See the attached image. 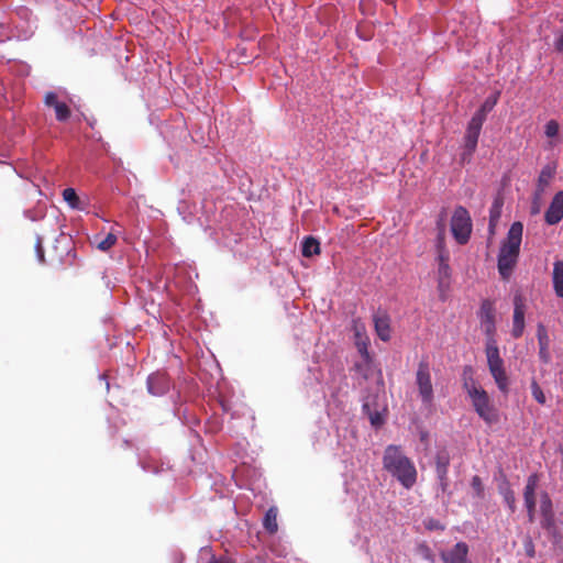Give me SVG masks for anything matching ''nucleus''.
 I'll return each instance as SVG.
<instances>
[{
	"label": "nucleus",
	"mask_w": 563,
	"mask_h": 563,
	"mask_svg": "<svg viewBox=\"0 0 563 563\" xmlns=\"http://www.w3.org/2000/svg\"><path fill=\"white\" fill-rule=\"evenodd\" d=\"M383 466L405 488H411L417 482V470L413 463L402 453L400 446L388 445L385 449Z\"/></svg>",
	"instance_id": "f257e3e1"
},
{
	"label": "nucleus",
	"mask_w": 563,
	"mask_h": 563,
	"mask_svg": "<svg viewBox=\"0 0 563 563\" xmlns=\"http://www.w3.org/2000/svg\"><path fill=\"white\" fill-rule=\"evenodd\" d=\"M464 388L472 399L473 407L477 415L488 424L496 423L499 419L497 410L490 404L488 394L470 378L465 379Z\"/></svg>",
	"instance_id": "f03ea898"
},
{
	"label": "nucleus",
	"mask_w": 563,
	"mask_h": 563,
	"mask_svg": "<svg viewBox=\"0 0 563 563\" xmlns=\"http://www.w3.org/2000/svg\"><path fill=\"white\" fill-rule=\"evenodd\" d=\"M485 354L487 357L488 369L503 393L508 391V376L504 367V360L500 357L497 342L494 338L486 341Z\"/></svg>",
	"instance_id": "7ed1b4c3"
},
{
	"label": "nucleus",
	"mask_w": 563,
	"mask_h": 563,
	"mask_svg": "<svg viewBox=\"0 0 563 563\" xmlns=\"http://www.w3.org/2000/svg\"><path fill=\"white\" fill-rule=\"evenodd\" d=\"M451 231L459 244H466L472 233V220L468 211L459 206L455 208L451 219Z\"/></svg>",
	"instance_id": "20e7f679"
},
{
	"label": "nucleus",
	"mask_w": 563,
	"mask_h": 563,
	"mask_svg": "<svg viewBox=\"0 0 563 563\" xmlns=\"http://www.w3.org/2000/svg\"><path fill=\"white\" fill-rule=\"evenodd\" d=\"M416 384L421 401L426 406L433 404V386L431 379L430 364L426 360H421L418 364L416 373Z\"/></svg>",
	"instance_id": "39448f33"
},
{
	"label": "nucleus",
	"mask_w": 563,
	"mask_h": 563,
	"mask_svg": "<svg viewBox=\"0 0 563 563\" xmlns=\"http://www.w3.org/2000/svg\"><path fill=\"white\" fill-rule=\"evenodd\" d=\"M523 225L521 222H514L501 242L499 253L508 257L519 258L520 245L522 241Z\"/></svg>",
	"instance_id": "423d86ee"
},
{
	"label": "nucleus",
	"mask_w": 563,
	"mask_h": 563,
	"mask_svg": "<svg viewBox=\"0 0 563 563\" xmlns=\"http://www.w3.org/2000/svg\"><path fill=\"white\" fill-rule=\"evenodd\" d=\"M525 313H526L525 297L520 292H517L514 297V317H512V330H511V335L515 339H519L523 334Z\"/></svg>",
	"instance_id": "0eeeda50"
},
{
	"label": "nucleus",
	"mask_w": 563,
	"mask_h": 563,
	"mask_svg": "<svg viewBox=\"0 0 563 563\" xmlns=\"http://www.w3.org/2000/svg\"><path fill=\"white\" fill-rule=\"evenodd\" d=\"M483 124L484 121L475 117H472L467 124L466 133L464 136V147L468 156H471L476 150Z\"/></svg>",
	"instance_id": "6e6552de"
},
{
	"label": "nucleus",
	"mask_w": 563,
	"mask_h": 563,
	"mask_svg": "<svg viewBox=\"0 0 563 563\" xmlns=\"http://www.w3.org/2000/svg\"><path fill=\"white\" fill-rule=\"evenodd\" d=\"M478 314L487 339L494 338L496 331L494 303L488 299L483 300Z\"/></svg>",
	"instance_id": "1a4fd4ad"
},
{
	"label": "nucleus",
	"mask_w": 563,
	"mask_h": 563,
	"mask_svg": "<svg viewBox=\"0 0 563 563\" xmlns=\"http://www.w3.org/2000/svg\"><path fill=\"white\" fill-rule=\"evenodd\" d=\"M450 465V454L443 449L439 450L435 454V471L440 483L441 490L444 493L448 489V470Z\"/></svg>",
	"instance_id": "9d476101"
},
{
	"label": "nucleus",
	"mask_w": 563,
	"mask_h": 563,
	"mask_svg": "<svg viewBox=\"0 0 563 563\" xmlns=\"http://www.w3.org/2000/svg\"><path fill=\"white\" fill-rule=\"evenodd\" d=\"M43 101L46 107L54 109L57 121L65 122L70 118L71 111L69 107L65 102L59 101L54 91L46 92Z\"/></svg>",
	"instance_id": "9b49d317"
},
{
	"label": "nucleus",
	"mask_w": 563,
	"mask_h": 563,
	"mask_svg": "<svg viewBox=\"0 0 563 563\" xmlns=\"http://www.w3.org/2000/svg\"><path fill=\"white\" fill-rule=\"evenodd\" d=\"M563 219V191H559L552 198L544 213V221L549 225L558 224Z\"/></svg>",
	"instance_id": "f8f14e48"
},
{
	"label": "nucleus",
	"mask_w": 563,
	"mask_h": 563,
	"mask_svg": "<svg viewBox=\"0 0 563 563\" xmlns=\"http://www.w3.org/2000/svg\"><path fill=\"white\" fill-rule=\"evenodd\" d=\"M170 382L166 373H154L147 378V390L153 396H162L169 390Z\"/></svg>",
	"instance_id": "ddd939ff"
},
{
	"label": "nucleus",
	"mask_w": 563,
	"mask_h": 563,
	"mask_svg": "<svg viewBox=\"0 0 563 563\" xmlns=\"http://www.w3.org/2000/svg\"><path fill=\"white\" fill-rule=\"evenodd\" d=\"M377 336L387 342L391 338L390 318L386 311L378 310L373 318Z\"/></svg>",
	"instance_id": "4468645a"
},
{
	"label": "nucleus",
	"mask_w": 563,
	"mask_h": 563,
	"mask_svg": "<svg viewBox=\"0 0 563 563\" xmlns=\"http://www.w3.org/2000/svg\"><path fill=\"white\" fill-rule=\"evenodd\" d=\"M468 547L465 542H457L450 551H443L441 559L444 563L467 562Z\"/></svg>",
	"instance_id": "2eb2a0df"
},
{
	"label": "nucleus",
	"mask_w": 563,
	"mask_h": 563,
	"mask_svg": "<svg viewBox=\"0 0 563 563\" xmlns=\"http://www.w3.org/2000/svg\"><path fill=\"white\" fill-rule=\"evenodd\" d=\"M555 175V166L552 164H547L542 167L538 181H537V188L534 191V199L540 200L545 188L550 185L551 180L554 178Z\"/></svg>",
	"instance_id": "dca6fc26"
},
{
	"label": "nucleus",
	"mask_w": 563,
	"mask_h": 563,
	"mask_svg": "<svg viewBox=\"0 0 563 563\" xmlns=\"http://www.w3.org/2000/svg\"><path fill=\"white\" fill-rule=\"evenodd\" d=\"M537 338L539 343V357L542 361V363L548 364L551 361L550 355V338L547 331V328L539 323L537 327Z\"/></svg>",
	"instance_id": "f3484780"
},
{
	"label": "nucleus",
	"mask_w": 563,
	"mask_h": 563,
	"mask_svg": "<svg viewBox=\"0 0 563 563\" xmlns=\"http://www.w3.org/2000/svg\"><path fill=\"white\" fill-rule=\"evenodd\" d=\"M356 346H357L360 354L363 357V363L355 364V368L360 374H362V376L365 379H367L368 378L367 371L371 365V356H369L368 349H367V346H368L367 338L365 336L364 340H356Z\"/></svg>",
	"instance_id": "a211bd4d"
},
{
	"label": "nucleus",
	"mask_w": 563,
	"mask_h": 563,
	"mask_svg": "<svg viewBox=\"0 0 563 563\" xmlns=\"http://www.w3.org/2000/svg\"><path fill=\"white\" fill-rule=\"evenodd\" d=\"M517 263V258L508 257L500 253L498 254L497 267L503 280L507 282L510 279Z\"/></svg>",
	"instance_id": "6ab92c4d"
},
{
	"label": "nucleus",
	"mask_w": 563,
	"mask_h": 563,
	"mask_svg": "<svg viewBox=\"0 0 563 563\" xmlns=\"http://www.w3.org/2000/svg\"><path fill=\"white\" fill-rule=\"evenodd\" d=\"M544 135L549 140L548 141L549 147H554L561 143L562 140L560 137V124L556 120L551 119L545 123Z\"/></svg>",
	"instance_id": "aec40b11"
},
{
	"label": "nucleus",
	"mask_w": 563,
	"mask_h": 563,
	"mask_svg": "<svg viewBox=\"0 0 563 563\" xmlns=\"http://www.w3.org/2000/svg\"><path fill=\"white\" fill-rule=\"evenodd\" d=\"M552 282L555 295L563 298V261L554 262Z\"/></svg>",
	"instance_id": "412c9836"
},
{
	"label": "nucleus",
	"mask_w": 563,
	"mask_h": 563,
	"mask_svg": "<svg viewBox=\"0 0 563 563\" xmlns=\"http://www.w3.org/2000/svg\"><path fill=\"white\" fill-rule=\"evenodd\" d=\"M277 516L278 508L276 506L269 507L264 516L263 527L269 534H274L278 530Z\"/></svg>",
	"instance_id": "4be33fe9"
},
{
	"label": "nucleus",
	"mask_w": 563,
	"mask_h": 563,
	"mask_svg": "<svg viewBox=\"0 0 563 563\" xmlns=\"http://www.w3.org/2000/svg\"><path fill=\"white\" fill-rule=\"evenodd\" d=\"M451 278V268L449 264H439L438 267V287L441 291V298L444 299L443 292L449 288Z\"/></svg>",
	"instance_id": "5701e85b"
},
{
	"label": "nucleus",
	"mask_w": 563,
	"mask_h": 563,
	"mask_svg": "<svg viewBox=\"0 0 563 563\" xmlns=\"http://www.w3.org/2000/svg\"><path fill=\"white\" fill-rule=\"evenodd\" d=\"M539 476L538 474H531L528 479L523 490V499L526 504H537L536 503V489L538 487Z\"/></svg>",
	"instance_id": "b1692460"
},
{
	"label": "nucleus",
	"mask_w": 563,
	"mask_h": 563,
	"mask_svg": "<svg viewBox=\"0 0 563 563\" xmlns=\"http://www.w3.org/2000/svg\"><path fill=\"white\" fill-rule=\"evenodd\" d=\"M498 96L499 93H496L495 96L488 97L484 103L481 106V108L473 114L475 118H479L482 121L485 122L487 114L494 109V107L498 102Z\"/></svg>",
	"instance_id": "393cba45"
},
{
	"label": "nucleus",
	"mask_w": 563,
	"mask_h": 563,
	"mask_svg": "<svg viewBox=\"0 0 563 563\" xmlns=\"http://www.w3.org/2000/svg\"><path fill=\"white\" fill-rule=\"evenodd\" d=\"M499 493L501 494L504 501L507 504L510 512H515L516 496L515 492L510 488V485L507 481H505L504 484L499 486Z\"/></svg>",
	"instance_id": "a878e982"
},
{
	"label": "nucleus",
	"mask_w": 563,
	"mask_h": 563,
	"mask_svg": "<svg viewBox=\"0 0 563 563\" xmlns=\"http://www.w3.org/2000/svg\"><path fill=\"white\" fill-rule=\"evenodd\" d=\"M302 255L305 257H311L320 253V243L312 236L305 238L302 242Z\"/></svg>",
	"instance_id": "bb28decb"
},
{
	"label": "nucleus",
	"mask_w": 563,
	"mask_h": 563,
	"mask_svg": "<svg viewBox=\"0 0 563 563\" xmlns=\"http://www.w3.org/2000/svg\"><path fill=\"white\" fill-rule=\"evenodd\" d=\"M450 254L444 247L443 230L440 232L438 238V262L439 264H449Z\"/></svg>",
	"instance_id": "cd10ccee"
},
{
	"label": "nucleus",
	"mask_w": 563,
	"mask_h": 563,
	"mask_svg": "<svg viewBox=\"0 0 563 563\" xmlns=\"http://www.w3.org/2000/svg\"><path fill=\"white\" fill-rule=\"evenodd\" d=\"M63 198L65 201H67L69 203V206L71 208H78L79 197H78L77 192L75 191V189L66 188L63 191Z\"/></svg>",
	"instance_id": "c85d7f7f"
},
{
	"label": "nucleus",
	"mask_w": 563,
	"mask_h": 563,
	"mask_svg": "<svg viewBox=\"0 0 563 563\" xmlns=\"http://www.w3.org/2000/svg\"><path fill=\"white\" fill-rule=\"evenodd\" d=\"M540 511L541 515H549L554 514L552 508V500L548 493L541 494V500H540Z\"/></svg>",
	"instance_id": "c756f323"
},
{
	"label": "nucleus",
	"mask_w": 563,
	"mask_h": 563,
	"mask_svg": "<svg viewBox=\"0 0 563 563\" xmlns=\"http://www.w3.org/2000/svg\"><path fill=\"white\" fill-rule=\"evenodd\" d=\"M117 235L110 232L102 241L98 242V249L100 251H108L117 243Z\"/></svg>",
	"instance_id": "7c9ffc66"
},
{
	"label": "nucleus",
	"mask_w": 563,
	"mask_h": 563,
	"mask_svg": "<svg viewBox=\"0 0 563 563\" xmlns=\"http://www.w3.org/2000/svg\"><path fill=\"white\" fill-rule=\"evenodd\" d=\"M531 394L533 396V398L536 399L537 402H539L540 405H544L547 399H545V395L543 393V390L541 389V387L539 386V384L533 380L531 383Z\"/></svg>",
	"instance_id": "2f4dec72"
},
{
	"label": "nucleus",
	"mask_w": 563,
	"mask_h": 563,
	"mask_svg": "<svg viewBox=\"0 0 563 563\" xmlns=\"http://www.w3.org/2000/svg\"><path fill=\"white\" fill-rule=\"evenodd\" d=\"M500 207H501V203L498 200H495V202L493 203V206L489 210V227H490V229L494 228L495 221H497L499 219Z\"/></svg>",
	"instance_id": "473e14b6"
},
{
	"label": "nucleus",
	"mask_w": 563,
	"mask_h": 563,
	"mask_svg": "<svg viewBox=\"0 0 563 563\" xmlns=\"http://www.w3.org/2000/svg\"><path fill=\"white\" fill-rule=\"evenodd\" d=\"M541 516H542L541 527L549 532H553L555 530L554 514L541 515Z\"/></svg>",
	"instance_id": "72a5a7b5"
},
{
	"label": "nucleus",
	"mask_w": 563,
	"mask_h": 563,
	"mask_svg": "<svg viewBox=\"0 0 563 563\" xmlns=\"http://www.w3.org/2000/svg\"><path fill=\"white\" fill-rule=\"evenodd\" d=\"M525 553L528 558L533 559L536 556L534 543L531 537L527 536L523 540Z\"/></svg>",
	"instance_id": "f704fd0d"
},
{
	"label": "nucleus",
	"mask_w": 563,
	"mask_h": 563,
	"mask_svg": "<svg viewBox=\"0 0 563 563\" xmlns=\"http://www.w3.org/2000/svg\"><path fill=\"white\" fill-rule=\"evenodd\" d=\"M471 485L476 493L477 497L484 496V486L479 476L475 475L472 477Z\"/></svg>",
	"instance_id": "c9c22d12"
},
{
	"label": "nucleus",
	"mask_w": 563,
	"mask_h": 563,
	"mask_svg": "<svg viewBox=\"0 0 563 563\" xmlns=\"http://www.w3.org/2000/svg\"><path fill=\"white\" fill-rule=\"evenodd\" d=\"M368 418L372 426L375 428H379L384 423V418L378 411L368 412Z\"/></svg>",
	"instance_id": "e433bc0d"
},
{
	"label": "nucleus",
	"mask_w": 563,
	"mask_h": 563,
	"mask_svg": "<svg viewBox=\"0 0 563 563\" xmlns=\"http://www.w3.org/2000/svg\"><path fill=\"white\" fill-rule=\"evenodd\" d=\"M353 329L355 332L356 340H364L365 338V327L358 320L353 321Z\"/></svg>",
	"instance_id": "4c0bfd02"
},
{
	"label": "nucleus",
	"mask_w": 563,
	"mask_h": 563,
	"mask_svg": "<svg viewBox=\"0 0 563 563\" xmlns=\"http://www.w3.org/2000/svg\"><path fill=\"white\" fill-rule=\"evenodd\" d=\"M35 252H36L38 262L44 264L45 263L44 249H43V244H42V238H40V236L36 238Z\"/></svg>",
	"instance_id": "58836bf2"
},
{
	"label": "nucleus",
	"mask_w": 563,
	"mask_h": 563,
	"mask_svg": "<svg viewBox=\"0 0 563 563\" xmlns=\"http://www.w3.org/2000/svg\"><path fill=\"white\" fill-rule=\"evenodd\" d=\"M424 527L428 530H443L444 527L435 519H428L424 521Z\"/></svg>",
	"instance_id": "ea45409f"
},
{
	"label": "nucleus",
	"mask_w": 563,
	"mask_h": 563,
	"mask_svg": "<svg viewBox=\"0 0 563 563\" xmlns=\"http://www.w3.org/2000/svg\"><path fill=\"white\" fill-rule=\"evenodd\" d=\"M528 512V519L530 522L534 521V515H536V506L537 504H526L525 505Z\"/></svg>",
	"instance_id": "a19ab883"
},
{
	"label": "nucleus",
	"mask_w": 563,
	"mask_h": 563,
	"mask_svg": "<svg viewBox=\"0 0 563 563\" xmlns=\"http://www.w3.org/2000/svg\"><path fill=\"white\" fill-rule=\"evenodd\" d=\"M420 553L428 560L432 561V553L430 548L427 544H420L419 545Z\"/></svg>",
	"instance_id": "79ce46f5"
},
{
	"label": "nucleus",
	"mask_w": 563,
	"mask_h": 563,
	"mask_svg": "<svg viewBox=\"0 0 563 563\" xmlns=\"http://www.w3.org/2000/svg\"><path fill=\"white\" fill-rule=\"evenodd\" d=\"M555 48L563 53V33L558 37L556 42H555Z\"/></svg>",
	"instance_id": "37998d69"
},
{
	"label": "nucleus",
	"mask_w": 563,
	"mask_h": 563,
	"mask_svg": "<svg viewBox=\"0 0 563 563\" xmlns=\"http://www.w3.org/2000/svg\"><path fill=\"white\" fill-rule=\"evenodd\" d=\"M537 201H538V199H534V203L532 206V213H538L539 212V206L537 205Z\"/></svg>",
	"instance_id": "c03bdc74"
},
{
	"label": "nucleus",
	"mask_w": 563,
	"mask_h": 563,
	"mask_svg": "<svg viewBox=\"0 0 563 563\" xmlns=\"http://www.w3.org/2000/svg\"><path fill=\"white\" fill-rule=\"evenodd\" d=\"M209 563H229L228 560L221 559V560H212Z\"/></svg>",
	"instance_id": "a18cd8bd"
},
{
	"label": "nucleus",
	"mask_w": 563,
	"mask_h": 563,
	"mask_svg": "<svg viewBox=\"0 0 563 563\" xmlns=\"http://www.w3.org/2000/svg\"><path fill=\"white\" fill-rule=\"evenodd\" d=\"M363 410H364V411H368V410H369V406H368L367 404H365V405L363 406Z\"/></svg>",
	"instance_id": "49530a36"
},
{
	"label": "nucleus",
	"mask_w": 563,
	"mask_h": 563,
	"mask_svg": "<svg viewBox=\"0 0 563 563\" xmlns=\"http://www.w3.org/2000/svg\"><path fill=\"white\" fill-rule=\"evenodd\" d=\"M465 563H471L470 561L465 562Z\"/></svg>",
	"instance_id": "de8ad7c7"
}]
</instances>
